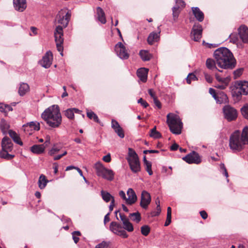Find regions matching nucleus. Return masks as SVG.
Here are the masks:
<instances>
[{
	"label": "nucleus",
	"mask_w": 248,
	"mask_h": 248,
	"mask_svg": "<svg viewBox=\"0 0 248 248\" xmlns=\"http://www.w3.org/2000/svg\"><path fill=\"white\" fill-rule=\"evenodd\" d=\"M48 182V181L46 179V177L44 174H41L38 182L39 187L41 189L45 188Z\"/></svg>",
	"instance_id": "obj_29"
},
{
	"label": "nucleus",
	"mask_w": 248,
	"mask_h": 248,
	"mask_svg": "<svg viewBox=\"0 0 248 248\" xmlns=\"http://www.w3.org/2000/svg\"><path fill=\"white\" fill-rule=\"evenodd\" d=\"M101 195L103 200L106 202H108L114 198V197L111 196L109 193L104 190H102L101 191Z\"/></svg>",
	"instance_id": "obj_35"
},
{
	"label": "nucleus",
	"mask_w": 248,
	"mask_h": 248,
	"mask_svg": "<svg viewBox=\"0 0 248 248\" xmlns=\"http://www.w3.org/2000/svg\"><path fill=\"white\" fill-rule=\"evenodd\" d=\"M148 72V69L145 68H140L137 70L138 77L143 82L147 80Z\"/></svg>",
	"instance_id": "obj_23"
},
{
	"label": "nucleus",
	"mask_w": 248,
	"mask_h": 248,
	"mask_svg": "<svg viewBox=\"0 0 248 248\" xmlns=\"http://www.w3.org/2000/svg\"><path fill=\"white\" fill-rule=\"evenodd\" d=\"M65 115L69 119H73L74 118L73 110L72 108H68L64 111Z\"/></svg>",
	"instance_id": "obj_44"
},
{
	"label": "nucleus",
	"mask_w": 248,
	"mask_h": 248,
	"mask_svg": "<svg viewBox=\"0 0 248 248\" xmlns=\"http://www.w3.org/2000/svg\"><path fill=\"white\" fill-rule=\"evenodd\" d=\"M139 54L141 59L143 61H149L152 57L149 52L148 51L145 50H140Z\"/></svg>",
	"instance_id": "obj_33"
},
{
	"label": "nucleus",
	"mask_w": 248,
	"mask_h": 248,
	"mask_svg": "<svg viewBox=\"0 0 248 248\" xmlns=\"http://www.w3.org/2000/svg\"><path fill=\"white\" fill-rule=\"evenodd\" d=\"M45 146L44 144H35L31 147V151L35 154H41L45 150Z\"/></svg>",
	"instance_id": "obj_25"
},
{
	"label": "nucleus",
	"mask_w": 248,
	"mask_h": 248,
	"mask_svg": "<svg viewBox=\"0 0 248 248\" xmlns=\"http://www.w3.org/2000/svg\"><path fill=\"white\" fill-rule=\"evenodd\" d=\"M41 116L47 124L51 128H58L62 124V116L58 105H52L46 108Z\"/></svg>",
	"instance_id": "obj_3"
},
{
	"label": "nucleus",
	"mask_w": 248,
	"mask_h": 248,
	"mask_svg": "<svg viewBox=\"0 0 248 248\" xmlns=\"http://www.w3.org/2000/svg\"><path fill=\"white\" fill-rule=\"evenodd\" d=\"M143 163L145 167L146 170L148 172L150 175H152L153 174V171L152 170V163L151 162L146 160L145 156L143 157Z\"/></svg>",
	"instance_id": "obj_34"
},
{
	"label": "nucleus",
	"mask_w": 248,
	"mask_h": 248,
	"mask_svg": "<svg viewBox=\"0 0 248 248\" xmlns=\"http://www.w3.org/2000/svg\"><path fill=\"white\" fill-rule=\"evenodd\" d=\"M183 159L189 164H198L201 162V159L199 155L194 151L184 157Z\"/></svg>",
	"instance_id": "obj_15"
},
{
	"label": "nucleus",
	"mask_w": 248,
	"mask_h": 248,
	"mask_svg": "<svg viewBox=\"0 0 248 248\" xmlns=\"http://www.w3.org/2000/svg\"><path fill=\"white\" fill-rule=\"evenodd\" d=\"M61 149V147L57 146L56 145H54L52 148L49 151L48 154L51 155H54L57 153Z\"/></svg>",
	"instance_id": "obj_41"
},
{
	"label": "nucleus",
	"mask_w": 248,
	"mask_h": 248,
	"mask_svg": "<svg viewBox=\"0 0 248 248\" xmlns=\"http://www.w3.org/2000/svg\"><path fill=\"white\" fill-rule=\"evenodd\" d=\"M127 195L128 198L126 199V204L128 205H132L135 203L137 200V197L134 190L129 188L127 191Z\"/></svg>",
	"instance_id": "obj_19"
},
{
	"label": "nucleus",
	"mask_w": 248,
	"mask_h": 248,
	"mask_svg": "<svg viewBox=\"0 0 248 248\" xmlns=\"http://www.w3.org/2000/svg\"><path fill=\"white\" fill-rule=\"evenodd\" d=\"M232 95L238 100L242 95L248 94V81L245 80L236 81L230 87Z\"/></svg>",
	"instance_id": "obj_4"
},
{
	"label": "nucleus",
	"mask_w": 248,
	"mask_h": 248,
	"mask_svg": "<svg viewBox=\"0 0 248 248\" xmlns=\"http://www.w3.org/2000/svg\"><path fill=\"white\" fill-rule=\"evenodd\" d=\"M214 57L217 66L222 69H232L236 65V61L232 53L227 47H221L214 52Z\"/></svg>",
	"instance_id": "obj_1"
},
{
	"label": "nucleus",
	"mask_w": 248,
	"mask_h": 248,
	"mask_svg": "<svg viewBox=\"0 0 248 248\" xmlns=\"http://www.w3.org/2000/svg\"><path fill=\"white\" fill-rule=\"evenodd\" d=\"M179 6L175 5L172 8V15L174 20H175L179 16Z\"/></svg>",
	"instance_id": "obj_46"
},
{
	"label": "nucleus",
	"mask_w": 248,
	"mask_h": 248,
	"mask_svg": "<svg viewBox=\"0 0 248 248\" xmlns=\"http://www.w3.org/2000/svg\"><path fill=\"white\" fill-rule=\"evenodd\" d=\"M158 31L157 32H152L150 33L147 38V42L149 44L153 45L155 42L159 41L160 38V33L161 32L160 30L158 28Z\"/></svg>",
	"instance_id": "obj_22"
},
{
	"label": "nucleus",
	"mask_w": 248,
	"mask_h": 248,
	"mask_svg": "<svg viewBox=\"0 0 248 248\" xmlns=\"http://www.w3.org/2000/svg\"><path fill=\"white\" fill-rule=\"evenodd\" d=\"M30 90V87L27 83H21L20 84L18 93L20 96L24 95Z\"/></svg>",
	"instance_id": "obj_27"
},
{
	"label": "nucleus",
	"mask_w": 248,
	"mask_h": 248,
	"mask_svg": "<svg viewBox=\"0 0 248 248\" xmlns=\"http://www.w3.org/2000/svg\"><path fill=\"white\" fill-rule=\"evenodd\" d=\"M202 28L200 24H195L191 32V37L195 41H199L202 36Z\"/></svg>",
	"instance_id": "obj_13"
},
{
	"label": "nucleus",
	"mask_w": 248,
	"mask_h": 248,
	"mask_svg": "<svg viewBox=\"0 0 248 248\" xmlns=\"http://www.w3.org/2000/svg\"><path fill=\"white\" fill-rule=\"evenodd\" d=\"M176 5L179 6V8L180 7H184L185 6V3L183 0H176Z\"/></svg>",
	"instance_id": "obj_56"
},
{
	"label": "nucleus",
	"mask_w": 248,
	"mask_h": 248,
	"mask_svg": "<svg viewBox=\"0 0 248 248\" xmlns=\"http://www.w3.org/2000/svg\"><path fill=\"white\" fill-rule=\"evenodd\" d=\"M114 131L121 138H124V134L123 129L121 127L115 129Z\"/></svg>",
	"instance_id": "obj_50"
},
{
	"label": "nucleus",
	"mask_w": 248,
	"mask_h": 248,
	"mask_svg": "<svg viewBox=\"0 0 248 248\" xmlns=\"http://www.w3.org/2000/svg\"><path fill=\"white\" fill-rule=\"evenodd\" d=\"M119 196L125 201V203H126V199L127 197H126L125 193L123 190H121L119 193Z\"/></svg>",
	"instance_id": "obj_58"
},
{
	"label": "nucleus",
	"mask_w": 248,
	"mask_h": 248,
	"mask_svg": "<svg viewBox=\"0 0 248 248\" xmlns=\"http://www.w3.org/2000/svg\"><path fill=\"white\" fill-rule=\"evenodd\" d=\"M129 217L131 218L132 220L135 221L137 223H139L141 220V216L139 212L131 213L129 215Z\"/></svg>",
	"instance_id": "obj_38"
},
{
	"label": "nucleus",
	"mask_w": 248,
	"mask_h": 248,
	"mask_svg": "<svg viewBox=\"0 0 248 248\" xmlns=\"http://www.w3.org/2000/svg\"><path fill=\"white\" fill-rule=\"evenodd\" d=\"M205 79L206 81L208 83H212L213 81V78L209 74L207 73L204 74Z\"/></svg>",
	"instance_id": "obj_54"
},
{
	"label": "nucleus",
	"mask_w": 248,
	"mask_h": 248,
	"mask_svg": "<svg viewBox=\"0 0 248 248\" xmlns=\"http://www.w3.org/2000/svg\"><path fill=\"white\" fill-rule=\"evenodd\" d=\"M197 80L196 76L193 73H190L186 78V82L188 84H190L192 80Z\"/></svg>",
	"instance_id": "obj_49"
},
{
	"label": "nucleus",
	"mask_w": 248,
	"mask_h": 248,
	"mask_svg": "<svg viewBox=\"0 0 248 248\" xmlns=\"http://www.w3.org/2000/svg\"><path fill=\"white\" fill-rule=\"evenodd\" d=\"M246 144H248V126L244 128L241 134L239 131L236 130L230 136L229 147L233 153L241 151Z\"/></svg>",
	"instance_id": "obj_2"
},
{
	"label": "nucleus",
	"mask_w": 248,
	"mask_h": 248,
	"mask_svg": "<svg viewBox=\"0 0 248 248\" xmlns=\"http://www.w3.org/2000/svg\"><path fill=\"white\" fill-rule=\"evenodd\" d=\"M209 93L212 95L215 99H216V97L217 95V94L216 93V91L213 88H210L209 90Z\"/></svg>",
	"instance_id": "obj_59"
},
{
	"label": "nucleus",
	"mask_w": 248,
	"mask_h": 248,
	"mask_svg": "<svg viewBox=\"0 0 248 248\" xmlns=\"http://www.w3.org/2000/svg\"><path fill=\"white\" fill-rule=\"evenodd\" d=\"M111 127L114 129V130H115L121 126L117 121L112 119L111 120Z\"/></svg>",
	"instance_id": "obj_51"
},
{
	"label": "nucleus",
	"mask_w": 248,
	"mask_h": 248,
	"mask_svg": "<svg viewBox=\"0 0 248 248\" xmlns=\"http://www.w3.org/2000/svg\"><path fill=\"white\" fill-rule=\"evenodd\" d=\"M150 137L155 139H158L161 137V134L156 130V127L155 126L151 130Z\"/></svg>",
	"instance_id": "obj_40"
},
{
	"label": "nucleus",
	"mask_w": 248,
	"mask_h": 248,
	"mask_svg": "<svg viewBox=\"0 0 248 248\" xmlns=\"http://www.w3.org/2000/svg\"><path fill=\"white\" fill-rule=\"evenodd\" d=\"M200 213L203 219H205L207 218L208 215L205 211H202L200 212Z\"/></svg>",
	"instance_id": "obj_64"
},
{
	"label": "nucleus",
	"mask_w": 248,
	"mask_h": 248,
	"mask_svg": "<svg viewBox=\"0 0 248 248\" xmlns=\"http://www.w3.org/2000/svg\"><path fill=\"white\" fill-rule=\"evenodd\" d=\"M1 147L2 150L11 152L13 149V144L9 138L5 137L2 140Z\"/></svg>",
	"instance_id": "obj_21"
},
{
	"label": "nucleus",
	"mask_w": 248,
	"mask_h": 248,
	"mask_svg": "<svg viewBox=\"0 0 248 248\" xmlns=\"http://www.w3.org/2000/svg\"><path fill=\"white\" fill-rule=\"evenodd\" d=\"M148 93L150 94V95L151 96V97L153 99V100L154 99V98H157L155 93L153 89H149Z\"/></svg>",
	"instance_id": "obj_57"
},
{
	"label": "nucleus",
	"mask_w": 248,
	"mask_h": 248,
	"mask_svg": "<svg viewBox=\"0 0 248 248\" xmlns=\"http://www.w3.org/2000/svg\"><path fill=\"white\" fill-rule=\"evenodd\" d=\"M126 160L130 170L133 172L138 173L140 171V164L138 155L132 148H128V153L126 157Z\"/></svg>",
	"instance_id": "obj_6"
},
{
	"label": "nucleus",
	"mask_w": 248,
	"mask_h": 248,
	"mask_svg": "<svg viewBox=\"0 0 248 248\" xmlns=\"http://www.w3.org/2000/svg\"><path fill=\"white\" fill-rule=\"evenodd\" d=\"M206 65L207 68L209 69L214 71L217 70V65L216 63V60L211 58H208L206 61Z\"/></svg>",
	"instance_id": "obj_28"
},
{
	"label": "nucleus",
	"mask_w": 248,
	"mask_h": 248,
	"mask_svg": "<svg viewBox=\"0 0 248 248\" xmlns=\"http://www.w3.org/2000/svg\"><path fill=\"white\" fill-rule=\"evenodd\" d=\"M215 100L217 103L220 104L227 102L228 97L225 93H221L217 94V95Z\"/></svg>",
	"instance_id": "obj_30"
},
{
	"label": "nucleus",
	"mask_w": 248,
	"mask_h": 248,
	"mask_svg": "<svg viewBox=\"0 0 248 248\" xmlns=\"http://www.w3.org/2000/svg\"><path fill=\"white\" fill-rule=\"evenodd\" d=\"M110 230L115 234L120 235L123 238H127L128 235L123 229L122 225L116 222H112L110 225Z\"/></svg>",
	"instance_id": "obj_12"
},
{
	"label": "nucleus",
	"mask_w": 248,
	"mask_h": 248,
	"mask_svg": "<svg viewBox=\"0 0 248 248\" xmlns=\"http://www.w3.org/2000/svg\"><path fill=\"white\" fill-rule=\"evenodd\" d=\"M220 169L221 172L227 178H228L229 175L227 170L226 168L225 167V165L223 163H221L220 165Z\"/></svg>",
	"instance_id": "obj_48"
},
{
	"label": "nucleus",
	"mask_w": 248,
	"mask_h": 248,
	"mask_svg": "<svg viewBox=\"0 0 248 248\" xmlns=\"http://www.w3.org/2000/svg\"><path fill=\"white\" fill-rule=\"evenodd\" d=\"M150 232V229L148 225H144L141 227V232L143 235H148Z\"/></svg>",
	"instance_id": "obj_45"
},
{
	"label": "nucleus",
	"mask_w": 248,
	"mask_h": 248,
	"mask_svg": "<svg viewBox=\"0 0 248 248\" xmlns=\"http://www.w3.org/2000/svg\"><path fill=\"white\" fill-rule=\"evenodd\" d=\"M242 115L247 119H248V104L244 105L241 109Z\"/></svg>",
	"instance_id": "obj_43"
},
{
	"label": "nucleus",
	"mask_w": 248,
	"mask_h": 248,
	"mask_svg": "<svg viewBox=\"0 0 248 248\" xmlns=\"http://www.w3.org/2000/svg\"><path fill=\"white\" fill-rule=\"evenodd\" d=\"M115 50L118 56L121 59L126 60L129 58V55L125 47L121 42H119L115 45Z\"/></svg>",
	"instance_id": "obj_14"
},
{
	"label": "nucleus",
	"mask_w": 248,
	"mask_h": 248,
	"mask_svg": "<svg viewBox=\"0 0 248 248\" xmlns=\"http://www.w3.org/2000/svg\"><path fill=\"white\" fill-rule=\"evenodd\" d=\"M119 216L121 218V220L123 222V223L124 222L128 220V219L127 218V217L124 214H123L122 213H119Z\"/></svg>",
	"instance_id": "obj_61"
},
{
	"label": "nucleus",
	"mask_w": 248,
	"mask_h": 248,
	"mask_svg": "<svg viewBox=\"0 0 248 248\" xmlns=\"http://www.w3.org/2000/svg\"><path fill=\"white\" fill-rule=\"evenodd\" d=\"M53 54L50 51H47L43 56L41 61V65L43 67L48 68L52 64Z\"/></svg>",
	"instance_id": "obj_17"
},
{
	"label": "nucleus",
	"mask_w": 248,
	"mask_h": 248,
	"mask_svg": "<svg viewBox=\"0 0 248 248\" xmlns=\"http://www.w3.org/2000/svg\"><path fill=\"white\" fill-rule=\"evenodd\" d=\"M151 202V197L150 193L146 190L142 191L141 194L140 206L143 209L148 208Z\"/></svg>",
	"instance_id": "obj_16"
},
{
	"label": "nucleus",
	"mask_w": 248,
	"mask_h": 248,
	"mask_svg": "<svg viewBox=\"0 0 248 248\" xmlns=\"http://www.w3.org/2000/svg\"><path fill=\"white\" fill-rule=\"evenodd\" d=\"M71 16V14L67 12L66 10H62L57 15L56 20L58 23L62 25V28H65L68 25Z\"/></svg>",
	"instance_id": "obj_9"
},
{
	"label": "nucleus",
	"mask_w": 248,
	"mask_h": 248,
	"mask_svg": "<svg viewBox=\"0 0 248 248\" xmlns=\"http://www.w3.org/2000/svg\"><path fill=\"white\" fill-rule=\"evenodd\" d=\"M8 133L15 142L20 145H23V142L21 140L19 135L16 132L12 130H10L8 131Z\"/></svg>",
	"instance_id": "obj_26"
},
{
	"label": "nucleus",
	"mask_w": 248,
	"mask_h": 248,
	"mask_svg": "<svg viewBox=\"0 0 248 248\" xmlns=\"http://www.w3.org/2000/svg\"><path fill=\"white\" fill-rule=\"evenodd\" d=\"M0 128L3 134H6L9 128V125L4 120H1L0 123Z\"/></svg>",
	"instance_id": "obj_37"
},
{
	"label": "nucleus",
	"mask_w": 248,
	"mask_h": 248,
	"mask_svg": "<svg viewBox=\"0 0 248 248\" xmlns=\"http://www.w3.org/2000/svg\"><path fill=\"white\" fill-rule=\"evenodd\" d=\"M14 8L18 12L24 11L27 7L26 0H13Z\"/></svg>",
	"instance_id": "obj_20"
},
{
	"label": "nucleus",
	"mask_w": 248,
	"mask_h": 248,
	"mask_svg": "<svg viewBox=\"0 0 248 248\" xmlns=\"http://www.w3.org/2000/svg\"><path fill=\"white\" fill-rule=\"evenodd\" d=\"M215 78L217 81V83H216L214 87L216 88L224 90L228 86L231 78L230 76H227L225 78L221 77L219 74L216 73L215 74Z\"/></svg>",
	"instance_id": "obj_10"
},
{
	"label": "nucleus",
	"mask_w": 248,
	"mask_h": 248,
	"mask_svg": "<svg viewBox=\"0 0 248 248\" xmlns=\"http://www.w3.org/2000/svg\"><path fill=\"white\" fill-rule=\"evenodd\" d=\"M95 168L98 176L109 181H112L114 179V172L111 170L105 168L101 163H96L95 164Z\"/></svg>",
	"instance_id": "obj_7"
},
{
	"label": "nucleus",
	"mask_w": 248,
	"mask_h": 248,
	"mask_svg": "<svg viewBox=\"0 0 248 248\" xmlns=\"http://www.w3.org/2000/svg\"><path fill=\"white\" fill-rule=\"evenodd\" d=\"M161 212L160 206H156V211L153 212L151 214L152 216H156L159 215Z\"/></svg>",
	"instance_id": "obj_55"
},
{
	"label": "nucleus",
	"mask_w": 248,
	"mask_h": 248,
	"mask_svg": "<svg viewBox=\"0 0 248 248\" xmlns=\"http://www.w3.org/2000/svg\"><path fill=\"white\" fill-rule=\"evenodd\" d=\"M63 35L62 27L60 25L57 26L54 32L55 40L57 50L60 52V54L62 56H63V49L62 45L63 43Z\"/></svg>",
	"instance_id": "obj_8"
},
{
	"label": "nucleus",
	"mask_w": 248,
	"mask_h": 248,
	"mask_svg": "<svg viewBox=\"0 0 248 248\" xmlns=\"http://www.w3.org/2000/svg\"><path fill=\"white\" fill-rule=\"evenodd\" d=\"M192 11L195 17L199 21L202 22L203 20L204 14L198 7H192Z\"/></svg>",
	"instance_id": "obj_24"
},
{
	"label": "nucleus",
	"mask_w": 248,
	"mask_h": 248,
	"mask_svg": "<svg viewBox=\"0 0 248 248\" xmlns=\"http://www.w3.org/2000/svg\"><path fill=\"white\" fill-rule=\"evenodd\" d=\"M9 151L1 150L0 152V157L1 158L7 159L11 160L15 156L14 155L9 154Z\"/></svg>",
	"instance_id": "obj_36"
},
{
	"label": "nucleus",
	"mask_w": 248,
	"mask_h": 248,
	"mask_svg": "<svg viewBox=\"0 0 248 248\" xmlns=\"http://www.w3.org/2000/svg\"><path fill=\"white\" fill-rule=\"evenodd\" d=\"M95 248H110V247L108 242L103 241L96 245Z\"/></svg>",
	"instance_id": "obj_47"
},
{
	"label": "nucleus",
	"mask_w": 248,
	"mask_h": 248,
	"mask_svg": "<svg viewBox=\"0 0 248 248\" xmlns=\"http://www.w3.org/2000/svg\"><path fill=\"white\" fill-rule=\"evenodd\" d=\"M114 203H115L114 198H113V199H112V200L111 201L110 204V205L109 206V212L110 213L113 209V207L114 206Z\"/></svg>",
	"instance_id": "obj_63"
},
{
	"label": "nucleus",
	"mask_w": 248,
	"mask_h": 248,
	"mask_svg": "<svg viewBox=\"0 0 248 248\" xmlns=\"http://www.w3.org/2000/svg\"><path fill=\"white\" fill-rule=\"evenodd\" d=\"M28 126L33 128L34 130L38 131L39 130L40 127V123L36 121L35 122H31L30 123H27L26 124L23 125V127L24 128V130H26V128Z\"/></svg>",
	"instance_id": "obj_32"
},
{
	"label": "nucleus",
	"mask_w": 248,
	"mask_h": 248,
	"mask_svg": "<svg viewBox=\"0 0 248 248\" xmlns=\"http://www.w3.org/2000/svg\"><path fill=\"white\" fill-rule=\"evenodd\" d=\"M123 229L127 230L128 232H131L133 231V227L132 224L129 222V219L123 223Z\"/></svg>",
	"instance_id": "obj_39"
},
{
	"label": "nucleus",
	"mask_w": 248,
	"mask_h": 248,
	"mask_svg": "<svg viewBox=\"0 0 248 248\" xmlns=\"http://www.w3.org/2000/svg\"><path fill=\"white\" fill-rule=\"evenodd\" d=\"M238 33L243 42L248 43V28L246 26L242 25L239 27Z\"/></svg>",
	"instance_id": "obj_18"
},
{
	"label": "nucleus",
	"mask_w": 248,
	"mask_h": 248,
	"mask_svg": "<svg viewBox=\"0 0 248 248\" xmlns=\"http://www.w3.org/2000/svg\"><path fill=\"white\" fill-rule=\"evenodd\" d=\"M138 103L140 104L145 108H147L149 106L148 103L143 100L141 98L138 100Z\"/></svg>",
	"instance_id": "obj_53"
},
{
	"label": "nucleus",
	"mask_w": 248,
	"mask_h": 248,
	"mask_svg": "<svg viewBox=\"0 0 248 248\" xmlns=\"http://www.w3.org/2000/svg\"><path fill=\"white\" fill-rule=\"evenodd\" d=\"M103 160L106 162H109L111 161V156L109 154L104 156L103 157Z\"/></svg>",
	"instance_id": "obj_60"
},
{
	"label": "nucleus",
	"mask_w": 248,
	"mask_h": 248,
	"mask_svg": "<svg viewBox=\"0 0 248 248\" xmlns=\"http://www.w3.org/2000/svg\"><path fill=\"white\" fill-rule=\"evenodd\" d=\"M224 118L228 121L235 120L237 117L236 110L230 105H226L223 108Z\"/></svg>",
	"instance_id": "obj_11"
},
{
	"label": "nucleus",
	"mask_w": 248,
	"mask_h": 248,
	"mask_svg": "<svg viewBox=\"0 0 248 248\" xmlns=\"http://www.w3.org/2000/svg\"><path fill=\"white\" fill-rule=\"evenodd\" d=\"M97 14L98 20L103 24L106 23V19L105 16V13L102 9L100 7H97Z\"/></svg>",
	"instance_id": "obj_31"
},
{
	"label": "nucleus",
	"mask_w": 248,
	"mask_h": 248,
	"mask_svg": "<svg viewBox=\"0 0 248 248\" xmlns=\"http://www.w3.org/2000/svg\"><path fill=\"white\" fill-rule=\"evenodd\" d=\"M154 102L158 108H161V104L160 102V101L157 99V98H154Z\"/></svg>",
	"instance_id": "obj_62"
},
{
	"label": "nucleus",
	"mask_w": 248,
	"mask_h": 248,
	"mask_svg": "<svg viewBox=\"0 0 248 248\" xmlns=\"http://www.w3.org/2000/svg\"><path fill=\"white\" fill-rule=\"evenodd\" d=\"M167 122L172 133L175 134H180L181 133L183 124L178 115L169 113L167 116Z\"/></svg>",
	"instance_id": "obj_5"
},
{
	"label": "nucleus",
	"mask_w": 248,
	"mask_h": 248,
	"mask_svg": "<svg viewBox=\"0 0 248 248\" xmlns=\"http://www.w3.org/2000/svg\"><path fill=\"white\" fill-rule=\"evenodd\" d=\"M87 117L90 119H93L95 122L98 123L99 120V119L93 112L90 111L87 112Z\"/></svg>",
	"instance_id": "obj_42"
},
{
	"label": "nucleus",
	"mask_w": 248,
	"mask_h": 248,
	"mask_svg": "<svg viewBox=\"0 0 248 248\" xmlns=\"http://www.w3.org/2000/svg\"><path fill=\"white\" fill-rule=\"evenodd\" d=\"M242 69H237L233 72L234 78H236L240 76L242 74Z\"/></svg>",
	"instance_id": "obj_52"
}]
</instances>
